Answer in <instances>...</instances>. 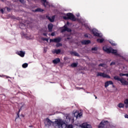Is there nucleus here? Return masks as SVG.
Wrapping results in <instances>:
<instances>
[{
    "mask_svg": "<svg viewBox=\"0 0 128 128\" xmlns=\"http://www.w3.org/2000/svg\"><path fill=\"white\" fill-rule=\"evenodd\" d=\"M21 34H22V36H24V32H22V33H21Z\"/></svg>",
    "mask_w": 128,
    "mask_h": 128,
    "instance_id": "nucleus-48",
    "label": "nucleus"
},
{
    "mask_svg": "<svg viewBox=\"0 0 128 128\" xmlns=\"http://www.w3.org/2000/svg\"><path fill=\"white\" fill-rule=\"evenodd\" d=\"M0 12L2 13V14H4V9H0Z\"/></svg>",
    "mask_w": 128,
    "mask_h": 128,
    "instance_id": "nucleus-42",
    "label": "nucleus"
},
{
    "mask_svg": "<svg viewBox=\"0 0 128 128\" xmlns=\"http://www.w3.org/2000/svg\"><path fill=\"white\" fill-rule=\"evenodd\" d=\"M54 32H52V34H51V36H54Z\"/></svg>",
    "mask_w": 128,
    "mask_h": 128,
    "instance_id": "nucleus-43",
    "label": "nucleus"
},
{
    "mask_svg": "<svg viewBox=\"0 0 128 128\" xmlns=\"http://www.w3.org/2000/svg\"><path fill=\"white\" fill-rule=\"evenodd\" d=\"M110 124L108 121L102 120L101 122L99 124L98 128H110L108 125Z\"/></svg>",
    "mask_w": 128,
    "mask_h": 128,
    "instance_id": "nucleus-5",
    "label": "nucleus"
},
{
    "mask_svg": "<svg viewBox=\"0 0 128 128\" xmlns=\"http://www.w3.org/2000/svg\"><path fill=\"white\" fill-rule=\"evenodd\" d=\"M63 28H64L62 30V32H72V30L70 28H68L66 25H64Z\"/></svg>",
    "mask_w": 128,
    "mask_h": 128,
    "instance_id": "nucleus-12",
    "label": "nucleus"
},
{
    "mask_svg": "<svg viewBox=\"0 0 128 128\" xmlns=\"http://www.w3.org/2000/svg\"><path fill=\"white\" fill-rule=\"evenodd\" d=\"M20 2L21 4H24V0H20Z\"/></svg>",
    "mask_w": 128,
    "mask_h": 128,
    "instance_id": "nucleus-40",
    "label": "nucleus"
},
{
    "mask_svg": "<svg viewBox=\"0 0 128 128\" xmlns=\"http://www.w3.org/2000/svg\"><path fill=\"white\" fill-rule=\"evenodd\" d=\"M62 46V43H58L56 44V48H60V46Z\"/></svg>",
    "mask_w": 128,
    "mask_h": 128,
    "instance_id": "nucleus-32",
    "label": "nucleus"
},
{
    "mask_svg": "<svg viewBox=\"0 0 128 128\" xmlns=\"http://www.w3.org/2000/svg\"><path fill=\"white\" fill-rule=\"evenodd\" d=\"M120 76H126L125 74H120Z\"/></svg>",
    "mask_w": 128,
    "mask_h": 128,
    "instance_id": "nucleus-39",
    "label": "nucleus"
},
{
    "mask_svg": "<svg viewBox=\"0 0 128 128\" xmlns=\"http://www.w3.org/2000/svg\"><path fill=\"white\" fill-rule=\"evenodd\" d=\"M22 26V24L20 25V26Z\"/></svg>",
    "mask_w": 128,
    "mask_h": 128,
    "instance_id": "nucleus-58",
    "label": "nucleus"
},
{
    "mask_svg": "<svg viewBox=\"0 0 128 128\" xmlns=\"http://www.w3.org/2000/svg\"><path fill=\"white\" fill-rule=\"evenodd\" d=\"M108 42L110 44H112V46H116V42H114V41L112 40H109Z\"/></svg>",
    "mask_w": 128,
    "mask_h": 128,
    "instance_id": "nucleus-22",
    "label": "nucleus"
},
{
    "mask_svg": "<svg viewBox=\"0 0 128 128\" xmlns=\"http://www.w3.org/2000/svg\"><path fill=\"white\" fill-rule=\"evenodd\" d=\"M98 66H102V68H106V64H100Z\"/></svg>",
    "mask_w": 128,
    "mask_h": 128,
    "instance_id": "nucleus-29",
    "label": "nucleus"
},
{
    "mask_svg": "<svg viewBox=\"0 0 128 128\" xmlns=\"http://www.w3.org/2000/svg\"><path fill=\"white\" fill-rule=\"evenodd\" d=\"M67 24H68H68H70V22H67Z\"/></svg>",
    "mask_w": 128,
    "mask_h": 128,
    "instance_id": "nucleus-51",
    "label": "nucleus"
},
{
    "mask_svg": "<svg viewBox=\"0 0 128 128\" xmlns=\"http://www.w3.org/2000/svg\"><path fill=\"white\" fill-rule=\"evenodd\" d=\"M125 76H128V74H125Z\"/></svg>",
    "mask_w": 128,
    "mask_h": 128,
    "instance_id": "nucleus-50",
    "label": "nucleus"
},
{
    "mask_svg": "<svg viewBox=\"0 0 128 128\" xmlns=\"http://www.w3.org/2000/svg\"><path fill=\"white\" fill-rule=\"evenodd\" d=\"M56 18L55 16H53L52 17H48V18L51 22H54V18Z\"/></svg>",
    "mask_w": 128,
    "mask_h": 128,
    "instance_id": "nucleus-20",
    "label": "nucleus"
},
{
    "mask_svg": "<svg viewBox=\"0 0 128 128\" xmlns=\"http://www.w3.org/2000/svg\"><path fill=\"white\" fill-rule=\"evenodd\" d=\"M60 40H62V38L58 37L54 39H50V42H56L58 44L60 42Z\"/></svg>",
    "mask_w": 128,
    "mask_h": 128,
    "instance_id": "nucleus-10",
    "label": "nucleus"
},
{
    "mask_svg": "<svg viewBox=\"0 0 128 128\" xmlns=\"http://www.w3.org/2000/svg\"><path fill=\"white\" fill-rule=\"evenodd\" d=\"M97 76H102V78H110V76L104 74V72H98L97 74Z\"/></svg>",
    "mask_w": 128,
    "mask_h": 128,
    "instance_id": "nucleus-9",
    "label": "nucleus"
},
{
    "mask_svg": "<svg viewBox=\"0 0 128 128\" xmlns=\"http://www.w3.org/2000/svg\"><path fill=\"white\" fill-rule=\"evenodd\" d=\"M78 90H84L83 88H78Z\"/></svg>",
    "mask_w": 128,
    "mask_h": 128,
    "instance_id": "nucleus-45",
    "label": "nucleus"
},
{
    "mask_svg": "<svg viewBox=\"0 0 128 128\" xmlns=\"http://www.w3.org/2000/svg\"><path fill=\"white\" fill-rule=\"evenodd\" d=\"M100 38H98L96 40V42H100V44H102L103 42H104L106 40V37L104 36L102 34V37H99Z\"/></svg>",
    "mask_w": 128,
    "mask_h": 128,
    "instance_id": "nucleus-14",
    "label": "nucleus"
},
{
    "mask_svg": "<svg viewBox=\"0 0 128 128\" xmlns=\"http://www.w3.org/2000/svg\"><path fill=\"white\" fill-rule=\"evenodd\" d=\"M82 116V112H79L78 111H76L72 115L66 116V119L68 120V122H74V118H76V120H78V118H80Z\"/></svg>",
    "mask_w": 128,
    "mask_h": 128,
    "instance_id": "nucleus-3",
    "label": "nucleus"
},
{
    "mask_svg": "<svg viewBox=\"0 0 128 128\" xmlns=\"http://www.w3.org/2000/svg\"><path fill=\"white\" fill-rule=\"evenodd\" d=\"M20 106V108L19 109L18 113V118H20V116L18 115V114H20V110H22V106Z\"/></svg>",
    "mask_w": 128,
    "mask_h": 128,
    "instance_id": "nucleus-34",
    "label": "nucleus"
},
{
    "mask_svg": "<svg viewBox=\"0 0 128 128\" xmlns=\"http://www.w3.org/2000/svg\"><path fill=\"white\" fill-rule=\"evenodd\" d=\"M34 0V2H38V0Z\"/></svg>",
    "mask_w": 128,
    "mask_h": 128,
    "instance_id": "nucleus-52",
    "label": "nucleus"
},
{
    "mask_svg": "<svg viewBox=\"0 0 128 128\" xmlns=\"http://www.w3.org/2000/svg\"><path fill=\"white\" fill-rule=\"evenodd\" d=\"M43 35L44 36H46V33H44Z\"/></svg>",
    "mask_w": 128,
    "mask_h": 128,
    "instance_id": "nucleus-47",
    "label": "nucleus"
},
{
    "mask_svg": "<svg viewBox=\"0 0 128 128\" xmlns=\"http://www.w3.org/2000/svg\"><path fill=\"white\" fill-rule=\"evenodd\" d=\"M7 10L8 12H10V8H7Z\"/></svg>",
    "mask_w": 128,
    "mask_h": 128,
    "instance_id": "nucleus-49",
    "label": "nucleus"
},
{
    "mask_svg": "<svg viewBox=\"0 0 128 128\" xmlns=\"http://www.w3.org/2000/svg\"><path fill=\"white\" fill-rule=\"evenodd\" d=\"M82 44H90V40H83L81 42Z\"/></svg>",
    "mask_w": 128,
    "mask_h": 128,
    "instance_id": "nucleus-18",
    "label": "nucleus"
},
{
    "mask_svg": "<svg viewBox=\"0 0 128 128\" xmlns=\"http://www.w3.org/2000/svg\"><path fill=\"white\" fill-rule=\"evenodd\" d=\"M84 36L85 38H88V34H85L84 35Z\"/></svg>",
    "mask_w": 128,
    "mask_h": 128,
    "instance_id": "nucleus-41",
    "label": "nucleus"
},
{
    "mask_svg": "<svg viewBox=\"0 0 128 128\" xmlns=\"http://www.w3.org/2000/svg\"><path fill=\"white\" fill-rule=\"evenodd\" d=\"M96 98H97L96 96Z\"/></svg>",
    "mask_w": 128,
    "mask_h": 128,
    "instance_id": "nucleus-57",
    "label": "nucleus"
},
{
    "mask_svg": "<svg viewBox=\"0 0 128 128\" xmlns=\"http://www.w3.org/2000/svg\"><path fill=\"white\" fill-rule=\"evenodd\" d=\"M71 54L73 56H79L80 55L78 54V53L76 52H71Z\"/></svg>",
    "mask_w": 128,
    "mask_h": 128,
    "instance_id": "nucleus-23",
    "label": "nucleus"
},
{
    "mask_svg": "<svg viewBox=\"0 0 128 128\" xmlns=\"http://www.w3.org/2000/svg\"><path fill=\"white\" fill-rule=\"evenodd\" d=\"M120 82L123 86H128V82L122 78H121Z\"/></svg>",
    "mask_w": 128,
    "mask_h": 128,
    "instance_id": "nucleus-15",
    "label": "nucleus"
},
{
    "mask_svg": "<svg viewBox=\"0 0 128 128\" xmlns=\"http://www.w3.org/2000/svg\"><path fill=\"white\" fill-rule=\"evenodd\" d=\"M30 126V128H32V126Z\"/></svg>",
    "mask_w": 128,
    "mask_h": 128,
    "instance_id": "nucleus-55",
    "label": "nucleus"
},
{
    "mask_svg": "<svg viewBox=\"0 0 128 128\" xmlns=\"http://www.w3.org/2000/svg\"><path fill=\"white\" fill-rule=\"evenodd\" d=\"M4 76H6V78H10V76H8L0 75V78H4Z\"/></svg>",
    "mask_w": 128,
    "mask_h": 128,
    "instance_id": "nucleus-33",
    "label": "nucleus"
},
{
    "mask_svg": "<svg viewBox=\"0 0 128 128\" xmlns=\"http://www.w3.org/2000/svg\"><path fill=\"white\" fill-rule=\"evenodd\" d=\"M79 22L80 24H82V26H85L86 28H88V30H90V26H88V24H87L86 22V20H84V18H81Z\"/></svg>",
    "mask_w": 128,
    "mask_h": 128,
    "instance_id": "nucleus-8",
    "label": "nucleus"
},
{
    "mask_svg": "<svg viewBox=\"0 0 128 128\" xmlns=\"http://www.w3.org/2000/svg\"><path fill=\"white\" fill-rule=\"evenodd\" d=\"M124 103L126 104V108H128V100L126 99L124 101Z\"/></svg>",
    "mask_w": 128,
    "mask_h": 128,
    "instance_id": "nucleus-28",
    "label": "nucleus"
},
{
    "mask_svg": "<svg viewBox=\"0 0 128 128\" xmlns=\"http://www.w3.org/2000/svg\"><path fill=\"white\" fill-rule=\"evenodd\" d=\"M80 126L82 128H92V125L88 124V123H83L80 125Z\"/></svg>",
    "mask_w": 128,
    "mask_h": 128,
    "instance_id": "nucleus-11",
    "label": "nucleus"
},
{
    "mask_svg": "<svg viewBox=\"0 0 128 128\" xmlns=\"http://www.w3.org/2000/svg\"><path fill=\"white\" fill-rule=\"evenodd\" d=\"M16 54L18 56H20L21 58H24V54H26V52L22 50L17 51L16 52Z\"/></svg>",
    "mask_w": 128,
    "mask_h": 128,
    "instance_id": "nucleus-13",
    "label": "nucleus"
},
{
    "mask_svg": "<svg viewBox=\"0 0 128 128\" xmlns=\"http://www.w3.org/2000/svg\"><path fill=\"white\" fill-rule=\"evenodd\" d=\"M28 66V63H24L22 64V68H26Z\"/></svg>",
    "mask_w": 128,
    "mask_h": 128,
    "instance_id": "nucleus-25",
    "label": "nucleus"
},
{
    "mask_svg": "<svg viewBox=\"0 0 128 128\" xmlns=\"http://www.w3.org/2000/svg\"><path fill=\"white\" fill-rule=\"evenodd\" d=\"M124 118H128V114H125V115H124Z\"/></svg>",
    "mask_w": 128,
    "mask_h": 128,
    "instance_id": "nucleus-44",
    "label": "nucleus"
},
{
    "mask_svg": "<svg viewBox=\"0 0 128 128\" xmlns=\"http://www.w3.org/2000/svg\"><path fill=\"white\" fill-rule=\"evenodd\" d=\"M70 66H72V68H76V66H78V64L72 63L71 64Z\"/></svg>",
    "mask_w": 128,
    "mask_h": 128,
    "instance_id": "nucleus-27",
    "label": "nucleus"
},
{
    "mask_svg": "<svg viewBox=\"0 0 128 128\" xmlns=\"http://www.w3.org/2000/svg\"><path fill=\"white\" fill-rule=\"evenodd\" d=\"M50 83H51V84H53L54 82H50Z\"/></svg>",
    "mask_w": 128,
    "mask_h": 128,
    "instance_id": "nucleus-54",
    "label": "nucleus"
},
{
    "mask_svg": "<svg viewBox=\"0 0 128 128\" xmlns=\"http://www.w3.org/2000/svg\"><path fill=\"white\" fill-rule=\"evenodd\" d=\"M118 108H124V104L120 103V104H118Z\"/></svg>",
    "mask_w": 128,
    "mask_h": 128,
    "instance_id": "nucleus-26",
    "label": "nucleus"
},
{
    "mask_svg": "<svg viewBox=\"0 0 128 128\" xmlns=\"http://www.w3.org/2000/svg\"><path fill=\"white\" fill-rule=\"evenodd\" d=\"M102 48L103 50L107 52V54H113L116 56H120V58H121L123 60H125V62H128V54L124 52L119 54L118 52V50H114L112 48H108L106 46H104Z\"/></svg>",
    "mask_w": 128,
    "mask_h": 128,
    "instance_id": "nucleus-2",
    "label": "nucleus"
},
{
    "mask_svg": "<svg viewBox=\"0 0 128 128\" xmlns=\"http://www.w3.org/2000/svg\"><path fill=\"white\" fill-rule=\"evenodd\" d=\"M92 34H93L94 36H98V38H102V34L100 32V31L98 30L96 28H93L91 30Z\"/></svg>",
    "mask_w": 128,
    "mask_h": 128,
    "instance_id": "nucleus-6",
    "label": "nucleus"
},
{
    "mask_svg": "<svg viewBox=\"0 0 128 128\" xmlns=\"http://www.w3.org/2000/svg\"><path fill=\"white\" fill-rule=\"evenodd\" d=\"M44 124L46 126H50L52 124L56 128H66V121L62 120H56L55 122H52L48 118H47L44 120Z\"/></svg>",
    "mask_w": 128,
    "mask_h": 128,
    "instance_id": "nucleus-1",
    "label": "nucleus"
},
{
    "mask_svg": "<svg viewBox=\"0 0 128 128\" xmlns=\"http://www.w3.org/2000/svg\"><path fill=\"white\" fill-rule=\"evenodd\" d=\"M66 128H74V126H72V124H69L68 126V124H66Z\"/></svg>",
    "mask_w": 128,
    "mask_h": 128,
    "instance_id": "nucleus-31",
    "label": "nucleus"
},
{
    "mask_svg": "<svg viewBox=\"0 0 128 128\" xmlns=\"http://www.w3.org/2000/svg\"><path fill=\"white\" fill-rule=\"evenodd\" d=\"M2 2H4V0H0Z\"/></svg>",
    "mask_w": 128,
    "mask_h": 128,
    "instance_id": "nucleus-53",
    "label": "nucleus"
},
{
    "mask_svg": "<svg viewBox=\"0 0 128 128\" xmlns=\"http://www.w3.org/2000/svg\"><path fill=\"white\" fill-rule=\"evenodd\" d=\"M92 50H98V48L94 47L92 48Z\"/></svg>",
    "mask_w": 128,
    "mask_h": 128,
    "instance_id": "nucleus-37",
    "label": "nucleus"
},
{
    "mask_svg": "<svg viewBox=\"0 0 128 128\" xmlns=\"http://www.w3.org/2000/svg\"><path fill=\"white\" fill-rule=\"evenodd\" d=\"M108 82V84H114V82H112V81H107Z\"/></svg>",
    "mask_w": 128,
    "mask_h": 128,
    "instance_id": "nucleus-36",
    "label": "nucleus"
},
{
    "mask_svg": "<svg viewBox=\"0 0 128 128\" xmlns=\"http://www.w3.org/2000/svg\"><path fill=\"white\" fill-rule=\"evenodd\" d=\"M66 16H63L64 20H70L72 22H76V16H74L72 13H68L66 14Z\"/></svg>",
    "mask_w": 128,
    "mask_h": 128,
    "instance_id": "nucleus-4",
    "label": "nucleus"
},
{
    "mask_svg": "<svg viewBox=\"0 0 128 128\" xmlns=\"http://www.w3.org/2000/svg\"><path fill=\"white\" fill-rule=\"evenodd\" d=\"M60 50L58 49V50H52V54H60Z\"/></svg>",
    "mask_w": 128,
    "mask_h": 128,
    "instance_id": "nucleus-19",
    "label": "nucleus"
},
{
    "mask_svg": "<svg viewBox=\"0 0 128 128\" xmlns=\"http://www.w3.org/2000/svg\"><path fill=\"white\" fill-rule=\"evenodd\" d=\"M41 2L44 8H52L54 6L52 4L46 0H41Z\"/></svg>",
    "mask_w": 128,
    "mask_h": 128,
    "instance_id": "nucleus-7",
    "label": "nucleus"
},
{
    "mask_svg": "<svg viewBox=\"0 0 128 128\" xmlns=\"http://www.w3.org/2000/svg\"><path fill=\"white\" fill-rule=\"evenodd\" d=\"M110 86V85H109V84H108V82H105V86H104L105 88H108V86Z\"/></svg>",
    "mask_w": 128,
    "mask_h": 128,
    "instance_id": "nucleus-35",
    "label": "nucleus"
},
{
    "mask_svg": "<svg viewBox=\"0 0 128 128\" xmlns=\"http://www.w3.org/2000/svg\"><path fill=\"white\" fill-rule=\"evenodd\" d=\"M115 65H116V60H114V61L112 62L110 64V66H115Z\"/></svg>",
    "mask_w": 128,
    "mask_h": 128,
    "instance_id": "nucleus-30",
    "label": "nucleus"
},
{
    "mask_svg": "<svg viewBox=\"0 0 128 128\" xmlns=\"http://www.w3.org/2000/svg\"><path fill=\"white\" fill-rule=\"evenodd\" d=\"M22 26H23V28H26V26L24 24H22Z\"/></svg>",
    "mask_w": 128,
    "mask_h": 128,
    "instance_id": "nucleus-46",
    "label": "nucleus"
},
{
    "mask_svg": "<svg viewBox=\"0 0 128 128\" xmlns=\"http://www.w3.org/2000/svg\"><path fill=\"white\" fill-rule=\"evenodd\" d=\"M114 80H118V82H120L122 78H120L118 76H114Z\"/></svg>",
    "mask_w": 128,
    "mask_h": 128,
    "instance_id": "nucleus-24",
    "label": "nucleus"
},
{
    "mask_svg": "<svg viewBox=\"0 0 128 128\" xmlns=\"http://www.w3.org/2000/svg\"><path fill=\"white\" fill-rule=\"evenodd\" d=\"M76 16H78V18H80V13H77L76 14Z\"/></svg>",
    "mask_w": 128,
    "mask_h": 128,
    "instance_id": "nucleus-38",
    "label": "nucleus"
},
{
    "mask_svg": "<svg viewBox=\"0 0 128 128\" xmlns=\"http://www.w3.org/2000/svg\"><path fill=\"white\" fill-rule=\"evenodd\" d=\"M68 40H70V38H68Z\"/></svg>",
    "mask_w": 128,
    "mask_h": 128,
    "instance_id": "nucleus-56",
    "label": "nucleus"
},
{
    "mask_svg": "<svg viewBox=\"0 0 128 128\" xmlns=\"http://www.w3.org/2000/svg\"><path fill=\"white\" fill-rule=\"evenodd\" d=\"M128 100V99H127Z\"/></svg>",
    "mask_w": 128,
    "mask_h": 128,
    "instance_id": "nucleus-59",
    "label": "nucleus"
},
{
    "mask_svg": "<svg viewBox=\"0 0 128 128\" xmlns=\"http://www.w3.org/2000/svg\"><path fill=\"white\" fill-rule=\"evenodd\" d=\"M52 28H54V25L52 24H48V30L49 32H52Z\"/></svg>",
    "mask_w": 128,
    "mask_h": 128,
    "instance_id": "nucleus-21",
    "label": "nucleus"
},
{
    "mask_svg": "<svg viewBox=\"0 0 128 128\" xmlns=\"http://www.w3.org/2000/svg\"><path fill=\"white\" fill-rule=\"evenodd\" d=\"M60 62V60L59 58H56L52 60L53 64H58Z\"/></svg>",
    "mask_w": 128,
    "mask_h": 128,
    "instance_id": "nucleus-17",
    "label": "nucleus"
},
{
    "mask_svg": "<svg viewBox=\"0 0 128 128\" xmlns=\"http://www.w3.org/2000/svg\"><path fill=\"white\" fill-rule=\"evenodd\" d=\"M44 9H42L40 8H38L35 10H32V12H44Z\"/></svg>",
    "mask_w": 128,
    "mask_h": 128,
    "instance_id": "nucleus-16",
    "label": "nucleus"
}]
</instances>
